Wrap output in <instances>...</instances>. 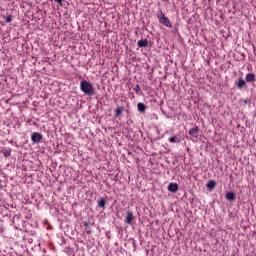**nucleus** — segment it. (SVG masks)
Here are the masks:
<instances>
[{
	"mask_svg": "<svg viewBox=\"0 0 256 256\" xmlns=\"http://www.w3.org/2000/svg\"><path fill=\"white\" fill-rule=\"evenodd\" d=\"M80 91H82L84 95H88L89 97L95 95V88L93 87V84H91L87 80H82L80 82Z\"/></svg>",
	"mask_w": 256,
	"mask_h": 256,
	"instance_id": "nucleus-1",
	"label": "nucleus"
},
{
	"mask_svg": "<svg viewBox=\"0 0 256 256\" xmlns=\"http://www.w3.org/2000/svg\"><path fill=\"white\" fill-rule=\"evenodd\" d=\"M156 16L161 25H164L165 27H171V21H169V18L163 14V10H161V8L158 9Z\"/></svg>",
	"mask_w": 256,
	"mask_h": 256,
	"instance_id": "nucleus-2",
	"label": "nucleus"
},
{
	"mask_svg": "<svg viewBox=\"0 0 256 256\" xmlns=\"http://www.w3.org/2000/svg\"><path fill=\"white\" fill-rule=\"evenodd\" d=\"M134 219H135V216H133V212L128 211L125 215L124 223H126V225H133V220Z\"/></svg>",
	"mask_w": 256,
	"mask_h": 256,
	"instance_id": "nucleus-3",
	"label": "nucleus"
},
{
	"mask_svg": "<svg viewBox=\"0 0 256 256\" xmlns=\"http://www.w3.org/2000/svg\"><path fill=\"white\" fill-rule=\"evenodd\" d=\"M41 139H43V136L41 135V133L39 132L32 133L31 141H33L34 143H40Z\"/></svg>",
	"mask_w": 256,
	"mask_h": 256,
	"instance_id": "nucleus-4",
	"label": "nucleus"
},
{
	"mask_svg": "<svg viewBox=\"0 0 256 256\" xmlns=\"http://www.w3.org/2000/svg\"><path fill=\"white\" fill-rule=\"evenodd\" d=\"M189 135L191 137H194V139H197L199 137V126H195L189 130Z\"/></svg>",
	"mask_w": 256,
	"mask_h": 256,
	"instance_id": "nucleus-5",
	"label": "nucleus"
},
{
	"mask_svg": "<svg viewBox=\"0 0 256 256\" xmlns=\"http://www.w3.org/2000/svg\"><path fill=\"white\" fill-rule=\"evenodd\" d=\"M168 191L170 193H177L179 191V185L177 183H170L168 185Z\"/></svg>",
	"mask_w": 256,
	"mask_h": 256,
	"instance_id": "nucleus-6",
	"label": "nucleus"
},
{
	"mask_svg": "<svg viewBox=\"0 0 256 256\" xmlns=\"http://www.w3.org/2000/svg\"><path fill=\"white\" fill-rule=\"evenodd\" d=\"M123 111H125L123 106H117V108L114 110V117H121V115H123Z\"/></svg>",
	"mask_w": 256,
	"mask_h": 256,
	"instance_id": "nucleus-7",
	"label": "nucleus"
},
{
	"mask_svg": "<svg viewBox=\"0 0 256 256\" xmlns=\"http://www.w3.org/2000/svg\"><path fill=\"white\" fill-rule=\"evenodd\" d=\"M105 205H107V199L99 198L97 200V206L99 207V209H105Z\"/></svg>",
	"mask_w": 256,
	"mask_h": 256,
	"instance_id": "nucleus-8",
	"label": "nucleus"
},
{
	"mask_svg": "<svg viewBox=\"0 0 256 256\" xmlns=\"http://www.w3.org/2000/svg\"><path fill=\"white\" fill-rule=\"evenodd\" d=\"M235 85L238 89H243V87H245L247 83H245V80L240 78L237 81H235Z\"/></svg>",
	"mask_w": 256,
	"mask_h": 256,
	"instance_id": "nucleus-9",
	"label": "nucleus"
},
{
	"mask_svg": "<svg viewBox=\"0 0 256 256\" xmlns=\"http://www.w3.org/2000/svg\"><path fill=\"white\" fill-rule=\"evenodd\" d=\"M253 81H255V74L254 73L246 74V83H253Z\"/></svg>",
	"mask_w": 256,
	"mask_h": 256,
	"instance_id": "nucleus-10",
	"label": "nucleus"
},
{
	"mask_svg": "<svg viewBox=\"0 0 256 256\" xmlns=\"http://www.w3.org/2000/svg\"><path fill=\"white\" fill-rule=\"evenodd\" d=\"M225 198L227 199V201H235V193L228 192L226 193Z\"/></svg>",
	"mask_w": 256,
	"mask_h": 256,
	"instance_id": "nucleus-11",
	"label": "nucleus"
},
{
	"mask_svg": "<svg viewBox=\"0 0 256 256\" xmlns=\"http://www.w3.org/2000/svg\"><path fill=\"white\" fill-rule=\"evenodd\" d=\"M137 45H138V47H147L149 45V41H147V39L139 40Z\"/></svg>",
	"mask_w": 256,
	"mask_h": 256,
	"instance_id": "nucleus-12",
	"label": "nucleus"
},
{
	"mask_svg": "<svg viewBox=\"0 0 256 256\" xmlns=\"http://www.w3.org/2000/svg\"><path fill=\"white\" fill-rule=\"evenodd\" d=\"M137 107H138V111L140 113H145V109H147V107H145V104H143L141 102L137 104Z\"/></svg>",
	"mask_w": 256,
	"mask_h": 256,
	"instance_id": "nucleus-13",
	"label": "nucleus"
},
{
	"mask_svg": "<svg viewBox=\"0 0 256 256\" xmlns=\"http://www.w3.org/2000/svg\"><path fill=\"white\" fill-rule=\"evenodd\" d=\"M206 187H207L208 189H215V181L209 180V181L207 182V184H206Z\"/></svg>",
	"mask_w": 256,
	"mask_h": 256,
	"instance_id": "nucleus-14",
	"label": "nucleus"
},
{
	"mask_svg": "<svg viewBox=\"0 0 256 256\" xmlns=\"http://www.w3.org/2000/svg\"><path fill=\"white\" fill-rule=\"evenodd\" d=\"M11 148L4 150L3 155L4 157H11Z\"/></svg>",
	"mask_w": 256,
	"mask_h": 256,
	"instance_id": "nucleus-15",
	"label": "nucleus"
},
{
	"mask_svg": "<svg viewBox=\"0 0 256 256\" xmlns=\"http://www.w3.org/2000/svg\"><path fill=\"white\" fill-rule=\"evenodd\" d=\"M4 19L6 23H11V21H13V16L7 15V16H4Z\"/></svg>",
	"mask_w": 256,
	"mask_h": 256,
	"instance_id": "nucleus-16",
	"label": "nucleus"
},
{
	"mask_svg": "<svg viewBox=\"0 0 256 256\" xmlns=\"http://www.w3.org/2000/svg\"><path fill=\"white\" fill-rule=\"evenodd\" d=\"M169 142L170 143H178L179 141H177V137L176 136H172L169 138Z\"/></svg>",
	"mask_w": 256,
	"mask_h": 256,
	"instance_id": "nucleus-17",
	"label": "nucleus"
},
{
	"mask_svg": "<svg viewBox=\"0 0 256 256\" xmlns=\"http://www.w3.org/2000/svg\"><path fill=\"white\" fill-rule=\"evenodd\" d=\"M84 227H86V229H89V222H84Z\"/></svg>",
	"mask_w": 256,
	"mask_h": 256,
	"instance_id": "nucleus-18",
	"label": "nucleus"
},
{
	"mask_svg": "<svg viewBox=\"0 0 256 256\" xmlns=\"http://www.w3.org/2000/svg\"><path fill=\"white\" fill-rule=\"evenodd\" d=\"M54 1L55 3H59V4L63 3V0H54Z\"/></svg>",
	"mask_w": 256,
	"mask_h": 256,
	"instance_id": "nucleus-19",
	"label": "nucleus"
},
{
	"mask_svg": "<svg viewBox=\"0 0 256 256\" xmlns=\"http://www.w3.org/2000/svg\"><path fill=\"white\" fill-rule=\"evenodd\" d=\"M134 91H139V86H136V88H134Z\"/></svg>",
	"mask_w": 256,
	"mask_h": 256,
	"instance_id": "nucleus-20",
	"label": "nucleus"
},
{
	"mask_svg": "<svg viewBox=\"0 0 256 256\" xmlns=\"http://www.w3.org/2000/svg\"><path fill=\"white\" fill-rule=\"evenodd\" d=\"M86 233H87L88 235H91V230H86Z\"/></svg>",
	"mask_w": 256,
	"mask_h": 256,
	"instance_id": "nucleus-21",
	"label": "nucleus"
}]
</instances>
